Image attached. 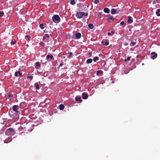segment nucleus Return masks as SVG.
<instances>
[{
  "mask_svg": "<svg viewBox=\"0 0 160 160\" xmlns=\"http://www.w3.org/2000/svg\"><path fill=\"white\" fill-rule=\"evenodd\" d=\"M16 133V131L12 128H9L7 129L5 132V135L8 136H13Z\"/></svg>",
  "mask_w": 160,
  "mask_h": 160,
  "instance_id": "f257e3e1",
  "label": "nucleus"
},
{
  "mask_svg": "<svg viewBox=\"0 0 160 160\" xmlns=\"http://www.w3.org/2000/svg\"><path fill=\"white\" fill-rule=\"evenodd\" d=\"M53 21L55 23L59 22L60 21V19L59 16L57 15H54L52 18Z\"/></svg>",
  "mask_w": 160,
  "mask_h": 160,
  "instance_id": "f03ea898",
  "label": "nucleus"
},
{
  "mask_svg": "<svg viewBox=\"0 0 160 160\" xmlns=\"http://www.w3.org/2000/svg\"><path fill=\"white\" fill-rule=\"evenodd\" d=\"M12 109L17 114L20 113V112L18 111L20 109V107L18 105H15L13 106L12 107Z\"/></svg>",
  "mask_w": 160,
  "mask_h": 160,
  "instance_id": "7ed1b4c3",
  "label": "nucleus"
},
{
  "mask_svg": "<svg viewBox=\"0 0 160 160\" xmlns=\"http://www.w3.org/2000/svg\"><path fill=\"white\" fill-rule=\"evenodd\" d=\"M82 12H78L76 13V17L77 18H81L83 16Z\"/></svg>",
  "mask_w": 160,
  "mask_h": 160,
  "instance_id": "20e7f679",
  "label": "nucleus"
},
{
  "mask_svg": "<svg viewBox=\"0 0 160 160\" xmlns=\"http://www.w3.org/2000/svg\"><path fill=\"white\" fill-rule=\"evenodd\" d=\"M151 54L152 55L151 58L153 59H154L156 58L157 56V54L155 53L154 52H151Z\"/></svg>",
  "mask_w": 160,
  "mask_h": 160,
  "instance_id": "39448f33",
  "label": "nucleus"
},
{
  "mask_svg": "<svg viewBox=\"0 0 160 160\" xmlns=\"http://www.w3.org/2000/svg\"><path fill=\"white\" fill-rule=\"evenodd\" d=\"M88 97V95L87 93L84 92L82 94V98L83 99H86Z\"/></svg>",
  "mask_w": 160,
  "mask_h": 160,
  "instance_id": "423d86ee",
  "label": "nucleus"
},
{
  "mask_svg": "<svg viewBox=\"0 0 160 160\" xmlns=\"http://www.w3.org/2000/svg\"><path fill=\"white\" fill-rule=\"evenodd\" d=\"M81 97L79 96H77L75 98V100L76 101H79L80 102H82V100L81 99Z\"/></svg>",
  "mask_w": 160,
  "mask_h": 160,
  "instance_id": "0eeeda50",
  "label": "nucleus"
},
{
  "mask_svg": "<svg viewBox=\"0 0 160 160\" xmlns=\"http://www.w3.org/2000/svg\"><path fill=\"white\" fill-rule=\"evenodd\" d=\"M81 34L79 32H77L76 33L75 36L77 39H79L81 37Z\"/></svg>",
  "mask_w": 160,
  "mask_h": 160,
  "instance_id": "6e6552de",
  "label": "nucleus"
},
{
  "mask_svg": "<svg viewBox=\"0 0 160 160\" xmlns=\"http://www.w3.org/2000/svg\"><path fill=\"white\" fill-rule=\"evenodd\" d=\"M22 73L19 71L16 72L14 74L15 76H21L22 75Z\"/></svg>",
  "mask_w": 160,
  "mask_h": 160,
  "instance_id": "1a4fd4ad",
  "label": "nucleus"
},
{
  "mask_svg": "<svg viewBox=\"0 0 160 160\" xmlns=\"http://www.w3.org/2000/svg\"><path fill=\"white\" fill-rule=\"evenodd\" d=\"M46 59H49V58L51 60H52L53 58V56L52 55H48L46 56Z\"/></svg>",
  "mask_w": 160,
  "mask_h": 160,
  "instance_id": "9d476101",
  "label": "nucleus"
},
{
  "mask_svg": "<svg viewBox=\"0 0 160 160\" xmlns=\"http://www.w3.org/2000/svg\"><path fill=\"white\" fill-rule=\"evenodd\" d=\"M111 12L112 14H114L118 12H117L116 10L114 8H112L111 9Z\"/></svg>",
  "mask_w": 160,
  "mask_h": 160,
  "instance_id": "9b49d317",
  "label": "nucleus"
},
{
  "mask_svg": "<svg viewBox=\"0 0 160 160\" xmlns=\"http://www.w3.org/2000/svg\"><path fill=\"white\" fill-rule=\"evenodd\" d=\"M128 22L129 23H131L132 22L133 20L132 18L130 16L128 17Z\"/></svg>",
  "mask_w": 160,
  "mask_h": 160,
  "instance_id": "f8f14e48",
  "label": "nucleus"
},
{
  "mask_svg": "<svg viewBox=\"0 0 160 160\" xmlns=\"http://www.w3.org/2000/svg\"><path fill=\"white\" fill-rule=\"evenodd\" d=\"M104 12L106 13H108L110 12L109 9L107 8H106L104 9Z\"/></svg>",
  "mask_w": 160,
  "mask_h": 160,
  "instance_id": "ddd939ff",
  "label": "nucleus"
},
{
  "mask_svg": "<svg viewBox=\"0 0 160 160\" xmlns=\"http://www.w3.org/2000/svg\"><path fill=\"white\" fill-rule=\"evenodd\" d=\"M25 38L28 42H29L30 40L31 37L28 35H26L25 37Z\"/></svg>",
  "mask_w": 160,
  "mask_h": 160,
  "instance_id": "4468645a",
  "label": "nucleus"
},
{
  "mask_svg": "<svg viewBox=\"0 0 160 160\" xmlns=\"http://www.w3.org/2000/svg\"><path fill=\"white\" fill-rule=\"evenodd\" d=\"M108 19L110 20L111 21H113L114 19L113 16L112 15H110V14H109L108 15Z\"/></svg>",
  "mask_w": 160,
  "mask_h": 160,
  "instance_id": "2eb2a0df",
  "label": "nucleus"
},
{
  "mask_svg": "<svg viewBox=\"0 0 160 160\" xmlns=\"http://www.w3.org/2000/svg\"><path fill=\"white\" fill-rule=\"evenodd\" d=\"M64 108V106L62 104H60L59 106V108L60 110H63Z\"/></svg>",
  "mask_w": 160,
  "mask_h": 160,
  "instance_id": "dca6fc26",
  "label": "nucleus"
},
{
  "mask_svg": "<svg viewBox=\"0 0 160 160\" xmlns=\"http://www.w3.org/2000/svg\"><path fill=\"white\" fill-rule=\"evenodd\" d=\"M156 13L158 16H160V9H158L156 11Z\"/></svg>",
  "mask_w": 160,
  "mask_h": 160,
  "instance_id": "f3484780",
  "label": "nucleus"
},
{
  "mask_svg": "<svg viewBox=\"0 0 160 160\" xmlns=\"http://www.w3.org/2000/svg\"><path fill=\"white\" fill-rule=\"evenodd\" d=\"M92 59L91 58H89L87 60L86 62L88 63H90L92 62Z\"/></svg>",
  "mask_w": 160,
  "mask_h": 160,
  "instance_id": "a211bd4d",
  "label": "nucleus"
},
{
  "mask_svg": "<svg viewBox=\"0 0 160 160\" xmlns=\"http://www.w3.org/2000/svg\"><path fill=\"white\" fill-rule=\"evenodd\" d=\"M35 86L36 89L37 90H38L39 89V87L38 84L37 83H36L35 84Z\"/></svg>",
  "mask_w": 160,
  "mask_h": 160,
  "instance_id": "6ab92c4d",
  "label": "nucleus"
},
{
  "mask_svg": "<svg viewBox=\"0 0 160 160\" xmlns=\"http://www.w3.org/2000/svg\"><path fill=\"white\" fill-rule=\"evenodd\" d=\"M88 27L90 29H92L94 28V26L92 24H88Z\"/></svg>",
  "mask_w": 160,
  "mask_h": 160,
  "instance_id": "aec40b11",
  "label": "nucleus"
},
{
  "mask_svg": "<svg viewBox=\"0 0 160 160\" xmlns=\"http://www.w3.org/2000/svg\"><path fill=\"white\" fill-rule=\"evenodd\" d=\"M70 3L72 5H74L75 3V2L74 0H71L70 2Z\"/></svg>",
  "mask_w": 160,
  "mask_h": 160,
  "instance_id": "412c9836",
  "label": "nucleus"
},
{
  "mask_svg": "<svg viewBox=\"0 0 160 160\" xmlns=\"http://www.w3.org/2000/svg\"><path fill=\"white\" fill-rule=\"evenodd\" d=\"M136 44V42H131L130 44V45L131 46H134V45H135Z\"/></svg>",
  "mask_w": 160,
  "mask_h": 160,
  "instance_id": "4be33fe9",
  "label": "nucleus"
},
{
  "mask_svg": "<svg viewBox=\"0 0 160 160\" xmlns=\"http://www.w3.org/2000/svg\"><path fill=\"white\" fill-rule=\"evenodd\" d=\"M105 43L104 44H103V45L107 46L109 44L108 42L106 40H105Z\"/></svg>",
  "mask_w": 160,
  "mask_h": 160,
  "instance_id": "5701e85b",
  "label": "nucleus"
},
{
  "mask_svg": "<svg viewBox=\"0 0 160 160\" xmlns=\"http://www.w3.org/2000/svg\"><path fill=\"white\" fill-rule=\"evenodd\" d=\"M98 17L101 18L102 16V13L101 12H99L98 14Z\"/></svg>",
  "mask_w": 160,
  "mask_h": 160,
  "instance_id": "b1692460",
  "label": "nucleus"
},
{
  "mask_svg": "<svg viewBox=\"0 0 160 160\" xmlns=\"http://www.w3.org/2000/svg\"><path fill=\"white\" fill-rule=\"evenodd\" d=\"M43 24H41L39 25V27L41 29H43L44 28V27L43 26Z\"/></svg>",
  "mask_w": 160,
  "mask_h": 160,
  "instance_id": "393cba45",
  "label": "nucleus"
},
{
  "mask_svg": "<svg viewBox=\"0 0 160 160\" xmlns=\"http://www.w3.org/2000/svg\"><path fill=\"white\" fill-rule=\"evenodd\" d=\"M98 60V57H96L93 59V60L94 62H96L97 60Z\"/></svg>",
  "mask_w": 160,
  "mask_h": 160,
  "instance_id": "a878e982",
  "label": "nucleus"
},
{
  "mask_svg": "<svg viewBox=\"0 0 160 160\" xmlns=\"http://www.w3.org/2000/svg\"><path fill=\"white\" fill-rule=\"evenodd\" d=\"M4 14V12L2 11H0V17H2L3 16Z\"/></svg>",
  "mask_w": 160,
  "mask_h": 160,
  "instance_id": "bb28decb",
  "label": "nucleus"
},
{
  "mask_svg": "<svg viewBox=\"0 0 160 160\" xmlns=\"http://www.w3.org/2000/svg\"><path fill=\"white\" fill-rule=\"evenodd\" d=\"M114 33V32L113 31H112L111 32H108V36L112 35Z\"/></svg>",
  "mask_w": 160,
  "mask_h": 160,
  "instance_id": "cd10ccee",
  "label": "nucleus"
},
{
  "mask_svg": "<svg viewBox=\"0 0 160 160\" xmlns=\"http://www.w3.org/2000/svg\"><path fill=\"white\" fill-rule=\"evenodd\" d=\"M69 55L68 56V58H71V56L72 55V52H70L69 53Z\"/></svg>",
  "mask_w": 160,
  "mask_h": 160,
  "instance_id": "c85d7f7f",
  "label": "nucleus"
},
{
  "mask_svg": "<svg viewBox=\"0 0 160 160\" xmlns=\"http://www.w3.org/2000/svg\"><path fill=\"white\" fill-rule=\"evenodd\" d=\"M130 57H128L126 59H125L124 61L126 62L127 61H129L130 60Z\"/></svg>",
  "mask_w": 160,
  "mask_h": 160,
  "instance_id": "c756f323",
  "label": "nucleus"
},
{
  "mask_svg": "<svg viewBox=\"0 0 160 160\" xmlns=\"http://www.w3.org/2000/svg\"><path fill=\"white\" fill-rule=\"evenodd\" d=\"M4 130L2 128L0 130V134H2L4 132Z\"/></svg>",
  "mask_w": 160,
  "mask_h": 160,
  "instance_id": "7c9ffc66",
  "label": "nucleus"
},
{
  "mask_svg": "<svg viewBox=\"0 0 160 160\" xmlns=\"http://www.w3.org/2000/svg\"><path fill=\"white\" fill-rule=\"evenodd\" d=\"M82 13H83L82 14L83 15V16H87L88 15V13L87 12L85 13L83 12H82Z\"/></svg>",
  "mask_w": 160,
  "mask_h": 160,
  "instance_id": "2f4dec72",
  "label": "nucleus"
},
{
  "mask_svg": "<svg viewBox=\"0 0 160 160\" xmlns=\"http://www.w3.org/2000/svg\"><path fill=\"white\" fill-rule=\"evenodd\" d=\"M99 2V0H95L94 3L95 4H97Z\"/></svg>",
  "mask_w": 160,
  "mask_h": 160,
  "instance_id": "473e14b6",
  "label": "nucleus"
},
{
  "mask_svg": "<svg viewBox=\"0 0 160 160\" xmlns=\"http://www.w3.org/2000/svg\"><path fill=\"white\" fill-rule=\"evenodd\" d=\"M120 24L121 25H124V26L125 25V24L124 22L123 21H122L120 23Z\"/></svg>",
  "mask_w": 160,
  "mask_h": 160,
  "instance_id": "72a5a7b5",
  "label": "nucleus"
},
{
  "mask_svg": "<svg viewBox=\"0 0 160 160\" xmlns=\"http://www.w3.org/2000/svg\"><path fill=\"white\" fill-rule=\"evenodd\" d=\"M36 66H38V67L40 66V64L39 62H36Z\"/></svg>",
  "mask_w": 160,
  "mask_h": 160,
  "instance_id": "f704fd0d",
  "label": "nucleus"
},
{
  "mask_svg": "<svg viewBox=\"0 0 160 160\" xmlns=\"http://www.w3.org/2000/svg\"><path fill=\"white\" fill-rule=\"evenodd\" d=\"M33 78V76H28L27 77V78H30L31 80Z\"/></svg>",
  "mask_w": 160,
  "mask_h": 160,
  "instance_id": "c9c22d12",
  "label": "nucleus"
},
{
  "mask_svg": "<svg viewBox=\"0 0 160 160\" xmlns=\"http://www.w3.org/2000/svg\"><path fill=\"white\" fill-rule=\"evenodd\" d=\"M16 43V42L15 41H12L11 42V45H13L15 44Z\"/></svg>",
  "mask_w": 160,
  "mask_h": 160,
  "instance_id": "e433bc0d",
  "label": "nucleus"
},
{
  "mask_svg": "<svg viewBox=\"0 0 160 160\" xmlns=\"http://www.w3.org/2000/svg\"><path fill=\"white\" fill-rule=\"evenodd\" d=\"M23 129V128H22V127H20L19 128H18V130L19 131H22V129Z\"/></svg>",
  "mask_w": 160,
  "mask_h": 160,
  "instance_id": "4c0bfd02",
  "label": "nucleus"
},
{
  "mask_svg": "<svg viewBox=\"0 0 160 160\" xmlns=\"http://www.w3.org/2000/svg\"><path fill=\"white\" fill-rule=\"evenodd\" d=\"M45 37L46 38H49V35L48 34L45 35Z\"/></svg>",
  "mask_w": 160,
  "mask_h": 160,
  "instance_id": "58836bf2",
  "label": "nucleus"
},
{
  "mask_svg": "<svg viewBox=\"0 0 160 160\" xmlns=\"http://www.w3.org/2000/svg\"><path fill=\"white\" fill-rule=\"evenodd\" d=\"M63 65V63H61L60 64L59 66L58 67V68H59L60 66H62Z\"/></svg>",
  "mask_w": 160,
  "mask_h": 160,
  "instance_id": "ea45409f",
  "label": "nucleus"
},
{
  "mask_svg": "<svg viewBox=\"0 0 160 160\" xmlns=\"http://www.w3.org/2000/svg\"><path fill=\"white\" fill-rule=\"evenodd\" d=\"M101 71H98L97 72V75H98L99 73Z\"/></svg>",
  "mask_w": 160,
  "mask_h": 160,
  "instance_id": "a19ab883",
  "label": "nucleus"
},
{
  "mask_svg": "<svg viewBox=\"0 0 160 160\" xmlns=\"http://www.w3.org/2000/svg\"><path fill=\"white\" fill-rule=\"evenodd\" d=\"M92 53H91V52H90L89 53V56H90V57L91 56H92Z\"/></svg>",
  "mask_w": 160,
  "mask_h": 160,
  "instance_id": "79ce46f5",
  "label": "nucleus"
},
{
  "mask_svg": "<svg viewBox=\"0 0 160 160\" xmlns=\"http://www.w3.org/2000/svg\"><path fill=\"white\" fill-rule=\"evenodd\" d=\"M46 38V37L45 36H44L43 37V38H42V40H45Z\"/></svg>",
  "mask_w": 160,
  "mask_h": 160,
  "instance_id": "37998d69",
  "label": "nucleus"
},
{
  "mask_svg": "<svg viewBox=\"0 0 160 160\" xmlns=\"http://www.w3.org/2000/svg\"><path fill=\"white\" fill-rule=\"evenodd\" d=\"M101 43H102V44L103 45V44H104L105 43H104V41H102Z\"/></svg>",
  "mask_w": 160,
  "mask_h": 160,
  "instance_id": "c03bdc74",
  "label": "nucleus"
},
{
  "mask_svg": "<svg viewBox=\"0 0 160 160\" xmlns=\"http://www.w3.org/2000/svg\"><path fill=\"white\" fill-rule=\"evenodd\" d=\"M8 142H7V140H5V141H4V142H5V143H8Z\"/></svg>",
  "mask_w": 160,
  "mask_h": 160,
  "instance_id": "a18cd8bd",
  "label": "nucleus"
},
{
  "mask_svg": "<svg viewBox=\"0 0 160 160\" xmlns=\"http://www.w3.org/2000/svg\"><path fill=\"white\" fill-rule=\"evenodd\" d=\"M153 4H156V2L154 1L153 2Z\"/></svg>",
  "mask_w": 160,
  "mask_h": 160,
  "instance_id": "49530a36",
  "label": "nucleus"
},
{
  "mask_svg": "<svg viewBox=\"0 0 160 160\" xmlns=\"http://www.w3.org/2000/svg\"><path fill=\"white\" fill-rule=\"evenodd\" d=\"M124 45H125L127 46V45H128V43H125V44H124Z\"/></svg>",
  "mask_w": 160,
  "mask_h": 160,
  "instance_id": "de8ad7c7",
  "label": "nucleus"
},
{
  "mask_svg": "<svg viewBox=\"0 0 160 160\" xmlns=\"http://www.w3.org/2000/svg\"><path fill=\"white\" fill-rule=\"evenodd\" d=\"M48 44H50V43H49V41L48 42Z\"/></svg>",
  "mask_w": 160,
  "mask_h": 160,
  "instance_id": "09e8293b",
  "label": "nucleus"
},
{
  "mask_svg": "<svg viewBox=\"0 0 160 160\" xmlns=\"http://www.w3.org/2000/svg\"><path fill=\"white\" fill-rule=\"evenodd\" d=\"M44 45V44L42 43V45Z\"/></svg>",
  "mask_w": 160,
  "mask_h": 160,
  "instance_id": "8fccbe9b",
  "label": "nucleus"
},
{
  "mask_svg": "<svg viewBox=\"0 0 160 160\" xmlns=\"http://www.w3.org/2000/svg\"><path fill=\"white\" fill-rule=\"evenodd\" d=\"M10 141H11V138H10Z\"/></svg>",
  "mask_w": 160,
  "mask_h": 160,
  "instance_id": "3c124183",
  "label": "nucleus"
}]
</instances>
